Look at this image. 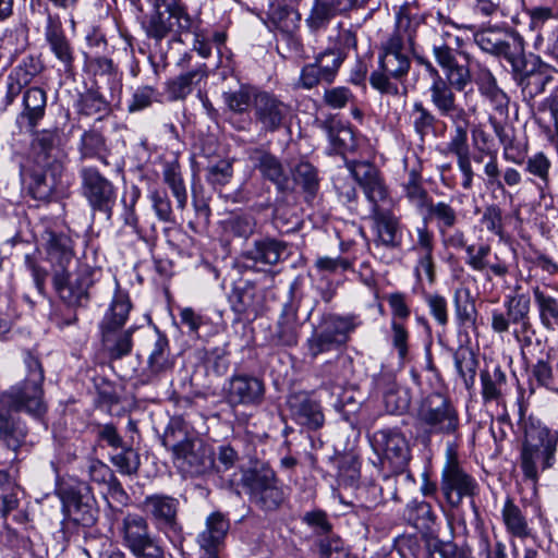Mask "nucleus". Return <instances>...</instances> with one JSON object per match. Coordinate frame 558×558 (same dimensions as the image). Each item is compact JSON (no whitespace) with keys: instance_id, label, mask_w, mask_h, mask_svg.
I'll return each mask as SVG.
<instances>
[{"instance_id":"nucleus-1","label":"nucleus","mask_w":558,"mask_h":558,"mask_svg":"<svg viewBox=\"0 0 558 558\" xmlns=\"http://www.w3.org/2000/svg\"><path fill=\"white\" fill-rule=\"evenodd\" d=\"M425 27L421 19L411 16L405 10H399L396 16V29L381 45L378 69L371 74L369 83L381 94L397 95L399 87L395 81H401L409 73L411 61L408 52H416V34Z\"/></svg>"},{"instance_id":"nucleus-2","label":"nucleus","mask_w":558,"mask_h":558,"mask_svg":"<svg viewBox=\"0 0 558 558\" xmlns=\"http://www.w3.org/2000/svg\"><path fill=\"white\" fill-rule=\"evenodd\" d=\"M369 442L375 453L380 458L381 463L387 464L393 472L392 475L383 477L384 485L369 486L371 497L366 498L369 504H378L388 499L397 500L396 488L397 477L404 476L411 480V474L404 470L411 459V449L404 434L398 428H383L369 435Z\"/></svg>"},{"instance_id":"nucleus-3","label":"nucleus","mask_w":558,"mask_h":558,"mask_svg":"<svg viewBox=\"0 0 558 558\" xmlns=\"http://www.w3.org/2000/svg\"><path fill=\"white\" fill-rule=\"evenodd\" d=\"M524 439L520 450V468L524 478L537 484L539 473L556 464L558 430H551L532 416L522 421Z\"/></svg>"},{"instance_id":"nucleus-4","label":"nucleus","mask_w":558,"mask_h":558,"mask_svg":"<svg viewBox=\"0 0 558 558\" xmlns=\"http://www.w3.org/2000/svg\"><path fill=\"white\" fill-rule=\"evenodd\" d=\"M131 308L129 295L117 292L99 323L101 349L111 361L121 360L132 352L135 328H124Z\"/></svg>"},{"instance_id":"nucleus-5","label":"nucleus","mask_w":558,"mask_h":558,"mask_svg":"<svg viewBox=\"0 0 558 558\" xmlns=\"http://www.w3.org/2000/svg\"><path fill=\"white\" fill-rule=\"evenodd\" d=\"M415 426L427 440L434 435L453 436L460 428L459 412L448 397L432 392L417 408Z\"/></svg>"},{"instance_id":"nucleus-6","label":"nucleus","mask_w":558,"mask_h":558,"mask_svg":"<svg viewBox=\"0 0 558 558\" xmlns=\"http://www.w3.org/2000/svg\"><path fill=\"white\" fill-rule=\"evenodd\" d=\"M24 363L27 369L25 380L1 395L0 403L9 411H22L33 415H40L45 412L43 402L44 369L37 356L29 351L25 352Z\"/></svg>"},{"instance_id":"nucleus-7","label":"nucleus","mask_w":558,"mask_h":558,"mask_svg":"<svg viewBox=\"0 0 558 558\" xmlns=\"http://www.w3.org/2000/svg\"><path fill=\"white\" fill-rule=\"evenodd\" d=\"M241 485L250 501L263 511L277 510L286 499L276 472L266 464L245 470Z\"/></svg>"},{"instance_id":"nucleus-8","label":"nucleus","mask_w":558,"mask_h":558,"mask_svg":"<svg viewBox=\"0 0 558 558\" xmlns=\"http://www.w3.org/2000/svg\"><path fill=\"white\" fill-rule=\"evenodd\" d=\"M68 266L53 274V287L59 298L69 306H83L89 301V289L97 281L99 270L87 264H78L74 271Z\"/></svg>"},{"instance_id":"nucleus-9","label":"nucleus","mask_w":558,"mask_h":558,"mask_svg":"<svg viewBox=\"0 0 558 558\" xmlns=\"http://www.w3.org/2000/svg\"><path fill=\"white\" fill-rule=\"evenodd\" d=\"M439 490L450 509H458L464 499L470 500L475 508L474 498L480 493V485L476 478L451 457L441 470Z\"/></svg>"},{"instance_id":"nucleus-10","label":"nucleus","mask_w":558,"mask_h":558,"mask_svg":"<svg viewBox=\"0 0 558 558\" xmlns=\"http://www.w3.org/2000/svg\"><path fill=\"white\" fill-rule=\"evenodd\" d=\"M120 535L122 545L136 558H162V548L151 534L146 518L128 513L121 521Z\"/></svg>"},{"instance_id":"nucleus-11","label":"nucleus","mask_w":558,"mask_h":558,"mask_svg":"<svg viewBox=\"0 0 558 558\" xmlns=\"http://www.w3.org/2000/svg\"><path fill=\"white\" fill-rule=\"evenodd\" d=\"M82 194L94 211L101 213L107 220L112 217L117 201L113 184L95 167H83L80 170Z\"/></svg>"},{"instance_id":"nucleus-12","label":"nucleus","mask_w":558,"mask_h":558,"mask_svg":"<svg viewBox=\"0 0 558 558\" xmlns=\"http://www.w3.org/2000/svg\"><path fill=\"white\" fill-rule=\"evenodd\" d=\"M255 122L265 133H275L290 123L292 107L271 92L260 90L255 95Z\"/></svg>"},{"instance_id":"nucleus-13","label":"nucleus","mask_w":558,"mask_h":558,"mask_svg":"<svg viewBox=\"0 0 558 558\" xmlns=\"http://www.w3.org/2000/svg\"><path fill=\"white\" fill-rule=\"evenodd\" d=\"M556 73L551 65L538 56L532 54L525 65L512 75V80L520 88L523 99L531 101L546 92L554 82Z\"/></svg>"},{"instance_id":"nucleus-14","label":"nucleus","mask_w":558,"mask_h":558,"mask_svg":"<svg viewBox=\"0 0 558 558\" xmlns=\"http://www.w3.org/2000/svg\"><path fill=\"white\" fill-rule=\"evenodd\" d=\"M222 390L225 400L231 408H256L264 402L266 387L263 379L238 373L225 383Z\"/></svg>"},{"instance_id":"nucleus-15","label":"nucleus","mask_w":558,"mask_h":558,"mask_svg":"<svg viewBox=\"0 0 558 558\" xmlns=\"http://www.w3.org/2000/svg\"><path fill=\"white\" fill-rule=\"evenodd\" d=\"M417 61L424 65L430 76L429 100L438 114L450 120L466 113L468 111L457 102L454 89L448 85L433 63L421 57L417 58Z\"/></svg>"},{"instance_id":"nucleus-16","label":"nucleus","mask_w":558,"mask_h":558,"mask_svg":"<svg viewBox=\"0 0 558 558\" xmlns=\"http://www.w3.org/2000/svg\"><path fill=\"white\" fill-rule=\"evenodd\" d=\"M485 156H488V161L484 165L487 184L498 189L504 187V183L499 179L500 171L496 151L478 147L474 153L471 151V148L466 149V158L463 157L461 161L459 158L456 159L458 170L461 173V186L463 190L470 191L473 189L474 179L478 177L473 168V163H483Z\"/></svg>"},{"instance_id":"nucleus-17","label":"nucleus","mask_w":558,"mask_h":558,"mask_svg":"<svg viewBox=\"0 0 558 558\" xmlns=\"http://www.w3.org/2000/svg\"><path fill=\"white\" fill-rule=\"evenodd\" d=\"M362 4L363 0H313L304 20L305 26L311 34H319L328 28L335 17L348 16Z\"/></svg>"},{"instance_id":"nucleus-18","label":"nucleus","mask_w":558,"mask_h":558,"mask_svg":"<svg viewBox=\"0 0 558 558\" xmlns=\"http://www.w3.org/2000/svg\"><path fill=\"white\" fill-rule=\"evenodd\" d=\"M171 448L179 465L191 474L201 475L215 466L214 452L201 440L185 438Z\"/></svg>"},{"instance_id":"nucleus-19","label":"nucleus","mask_w":558,"mask_h":558,"mask_svg":"<svg viewBox=\"0 0 558 558\" xmlns=\"http://www.w3.org/2000/svg\"><path fill=\"white\" fill-rule=\"evenodd\" d=\"M179 500L165 494H153L142 502L143 511L151 520L155 527L163 533L180 530L178 522Z\"/></svg>"},{"instance_id":"nucleus-20","label":"nucleus","mask_w":558,"mask_h":558,"mask_svg":"<svg viewBox=\"0 0 558 558\" xmlns=\"http://www.w3.org/2000/svg\"><path fill=\"white\" fill-rule=\"evenodd\" d=\"M347 168L372 205L376 206L387 199L388 189L376 166L368 161L352 160L347 162Z\"/></svg>"},{"instance_id":"nucleus-21","label":"nucleus","mask_w":558,"mask_h":558,"mask_svg":"<svg viewBox=\"0 0 558 558\" xmlns=\"http://www.w3.org/2000/svg\"><path fill=\"white\" fill-rule=\"evenodd\" d=\"M172 17V14H162L160 12H151L147 23L145 24V33L148 38L160 43L169 35H173L177 39L183 34L195 32L198 28L197 20L193 16Z\"/></svg>"},{"instance_id":"nucleus-22","label":"nucleus","mask_w":558,"mask_h":558,"mask_svg":"<svg viewBox=\"0 0 558 558\" xmlns=\"http://www.w3.org/2000/svg\"><path fill=\"white\" fill-rule=\"evenodd\" d=\"M45 39L51 53L61 63L63 71L71 73L74 68L75 52L58 15H48Z\"/></svg>"},{"instance_id":"nucleus-23","label":"nucleus","mask_w":558,"mask_h":558,"mask_svg":"<svg viewBox=\"0 0 558 558\" xmlns=\"http://www.w3.org/2000/svg\"><path fill=\"white\" fill-rule=\"evenodd\" d=\"M288 407L292 420L299 425L310 430L323 427L325 416L322 405L310 393L301 391L291 395L288 399Z\"/></svg>"},{"instance_id":"nucleus-24","label":"nucleus","mask_w":558,"mask_h":558,"mask_svg":"<svg viewBox=\"0 0 558 558\" xmlns=\"http://www.w3.org/2000/svg\"><path fill=\"white\" fill-rule=\"evenodd\" d=\"M64 171L63 161L49 165H37L31 171L29 192L39 201H48L61 185Z\"/></svg>"},{"instance_id":"nucleus-25","label":"nucleus","mask_w":558,"mask_h":558,"mask_svg":"<svg viewBox=\"0 0 558 558\" xmlns=\"http://www.w3.org/2000/svg\"><path fill=\"white\" fill-rule=\"evenodd\" d=\"M340 68L335 61L318 52L312 62L302 66L296 86L310 90L322 84L331 85Z\"/></svg>"},{"instance_id":"nucleus-26","label":"nucleus","mask_w":558,"mask_h":558,"mask_svg":"<svg viewBox=\"0 0 558 558\" xmlns=\"http://www.w3.org/2000/svg\"><path fill=\"white\" fill-rule=\"evenodd\" d=\"M505 308L507 316L511 324L515 326L513 336L518 341L530 343L532 331V324L530 319L531 299L526 293L510 294L506 296Z\"/></svg>"},{"instance_id":"nucleus-27","label":"nucleus","mask_w":558,"mask_h":558,"mask_svg":"<svg viewBox=\"0 0 558 558\" xmlns=\"http://www.w3.org/2000/svg\"><path fill=\"white\" fill-rule=\"evenodd\" d=\"M63 502L74 522L83 526H90L96 522L94 499L87 486L64 490Z\"/></svg>"},{"instance_id":"nucleus-28","label":"nucleus","mask_w":558,"mask_h":558,"mask_svg":"<svg viewBox=\"0 0 558 558\" xmlns=\"http://www.w3.org/2000/svg\"><path fill=\"white\" fill-rule=\"evenodd\" d=\"M490 252L489 244H481L477 247L471 244L465 247V264L472 270L484 274L487 280H492L490 275L505 278L509 274V265L498 257H495V262L490 263L488 260Z\"/></svg>"},{"instance_id":"nucleus-29","label":"nucleus","mask_w":558,"mask_h":558,"mask_svg":"<svg viewBox=\"0 0 558 558\" xmlns=\"http://www.w3.org/2000/svg\"><path fill=\"white\" fill-rule=\"evenodd\" d=\"M248 159L263 178L272 182L279 191L288 189L289 174L278 157L266 149L253 148L248 150Z\"/></svg>"},{"instance_id":"nucleus-30","label":"nucleus","mask_w":558,"mask_h":558,"mask_svg":"<svg viewBox=\"0 0 558 558\" xmlns=\"http://www.w3.org/2000/svg\"><path fill=\"white\" fill-rule=\"evenodd\" d=\"M357 48V36L352 27H345L339 22L327 37V47L320 51L328 59L342 65L351 50Z\"/></svg>"},{"instance_id":"nucleus-31","label":"nucleus","mask_w":558,"mask_h":558,"mask_svg":"<svg viewBox=\"0 0 558 558\" xmlns=\"http://www.w3.org/2000/svg\"><path fill=\"white\" fill-rule=\"evenodd\" d=\"M373 221L376 238L374 243L376 246H385L387 248H397L401 245L402 232L398 218L388 210H383L378 204L373 205Z\"/></svg>"},{"instance_id":"nucleus-32","label":"nucleus","mask_w":558,"mask_h":558,"mask_svg":"<svg viewBox=\"0 0 558 558\" xmlns=\"http://www.w3.org/2000/svg\"><path fill=\"white\" fill-rule=\"evenodd\" d=\"M299 301L293 296L284 303L279 319L277 322V329L272 336V341L276 345L294 347L299 341Z\"/></svg>"},{"instance_id":"nucleus-33","label":"nucleus","mask_w":558,"mask_h":558,"mask_svg":"<svg viewBox=\"0 0 558 558\" xmlns=\"http://www.w3.org/2000/svg\"><path fill=\"white\" fill-rule=\"evenodd\" d=\"M47 107V93L38 86L27 87L22 97V111L19 114V120H25L27 128L31 132L43 120Z\"/></svg>"},{"instance_id":"nucleus-34","label":"nucleus","mask_w":558,"mask_h":558,"mask_svg":"<svg viewBox=\"0 0 558 558\" xmlns=\"http://www.w3.org/2000/svg\"><path fill=\"white\" fill-rule=\"evenodd\" d=\"M49 258L59 267L69 266L73 260L71 238L63 231L46 228L41 234Z\"/></svg>"},{"instance_id":"nucleus-35","label":"nucleus","mask_w":558,"mask_h":558,"mask_svg":"<svg viewBox=\"0 0 558 558\" xmlns=\"http://www.w3.org/2000/svg\"><path fill=\"white\" fill-rule=\"evenodd\" d=\"M58 144L59 134L57 130L35 132L32 143L34 162L37 165H49L53 161H62V153Z\"/></svg>"},{"instance_id":"nucleus-36","label":"nucleus","mask_w":558,"mask_h":558,"mask_svg":"<svg viewBox=\"0 0 558 558\" xmlns=\"http://www.w3.org/2000/svg\"><path fill=\"white\" fill-rule=\"evenodd\" d=\"M286 244L272 238L255 240L251 247L243 252V257L254 264L274 266L279 263Z\"/></svg>"},{"instance_id":"nucleus-37","label":"nucleus","mask_w":558,"mask_h":558,"mask_svg":"<svg viewBox=\"0 0 558 558\" xmlns=\"http://www.w3.org/2000/svg\"><path fill=\"white\" fill-rule=\"evenodd\" d=\"M230 524L226 515L219 511L213 512L206 519L205 529L197 535L201 549L219 548L227 536Z\"/></svg>"},{"instance_id":"nucleus-38","label":"nucleus","mask_w":558,"mask_h":558,"mask_svg":"<svg viewBox=\"0 0 558 558\" xmlns=\"http://www.w3.org/2000/svg\"><path fill=\"white\" fill-rule=\"evenodd\" d=\"M495 57L505 59L511 66V76L530 60L525 54V43L517 32H507L495 53Z\"/></svg>"},{"instance_id":"nucleus-39","label":"nucleus","mask_w":558,"mask_h":558,"mask_svg":"<svg viewBox=\"0 0 558 558\" xmlns=\"http://www.w3.org/2000/svg\"><path fill=\"white\" fill-rule=\"evenodd\" d=\"M208 76L206 64H201L195 69L180 74L179 76L167 82L166 90L171 100H183L203 80Z\"/></svg>"},{"instance_id":"nucleus-40","label":"nucleus","mask_w":558,"mask_h":558,"mask_svg":"<svg viewBox=\"0 0 558 558\" xmlns=\"http://www.w3.org/2000/svg\"><path fill=\"white\" fill-rule=\"evenodd\" d=\"M494 133L502 146V155L507 161L522 165L525 161V145L518 141L511 128L489 118Z\"/></svg>"},{"instance_id":"nucleus-41","label":"nucleus","mask_w":558,"mask_h":558,"mask_svg":"<svg viewBox=\"0 0 558 558\" xmlns=\"http://www.w3.org/2000/svg\"><path fill=\"white\" fill-rule=\"evenodd\" d=\"M424 209H426V214L423 216V221L434 222L438 234L448 229H453L459 221L458 210L444 201L435 203L430 199Z\"/></svg>"},{"instance_id":"nucleus-42","label":"nucleus","mask_w":558,"mask_h":558,"mask_svg":"<svg viewBox=\"0 0 558 558\" xmlns=\"http://www.w3.org/2000/svg\"><path fill=\"white\" fill-rule=\"evenodd\" d=\"M271 19L276 27L287 36L290 47L294 51L302 49L301 39L294 35L301 22V13L292 8L279 7L272 12Z\"/></svg>"},{"instance_id":"nucleus-43","label":"nucleus","mask_w":558,"mask_h":558,"mask_svg":"<svg viewBox=\"0 0 558 558\" xmlns=\"http://www.w3.org/2000/svg\"><path fill=\"white\" fill-rule=\"evenodd\" d=\"M27 434L26 426L9 411H0V441L16 452Z\"/></svg>"},{"instance_id":"nucleus-44","label":"nucleus","mask_w":558,"mask_h":558,"mask_svg":"<svg viewBox=\"0 0 558 558\" xmlns=\"http://www.w3.org/2000/svg\"><path fill=\"white\" fill-rule=\"evenodd\" d=\"M532 293L542 326L546 330L558 328V300L538 284L532 287Z\"/></svg>"},{"instance_id":"nucleus-45","label":"nucleus","mask_w":558,"mask_h":558,"mask_svg":"<svg viewBox=\"0 0 558 558\" xmlns=\"http://www.w3.org/2000/svg\"><path fill=\"white\" fill-rule=\"evenodd\" d=\"M453 130L450 133L449 142L447 143V150L461 161L463 157L466 158V149L470 148L468 129L470 125L469 112L458 118L450 119Z\"/></svg>"},{"instance_id":"nucleus-46","label":"nucleus","mask_w":558,"mask_h":558,"mask_svg":"<svg viewBox=\"0 0 558 558\" xmlns=\"http://www.w3.org/2000/svg\"><path fill=\"white\" fill-rule=\"evenodd\" d=\"M78 153L81 159H98L105 165H108L106 156L108 147L106 138L97 130H86L83 132L78 143Z\"/></svg>"},{"instance_id":"nucleus-47","label":"nucleus","mask_w":558,"mask_h":558,"mask_svg":"<svg viewBox=\"0 0 558 558\" xmlns=\"http://www.w3.org/2000/svg\"><path fill=\"white\" fill-rule=\"evenodd\" d=\"M482 397L485 403H499L502 399L507 377L500 366L481 372Z\"/></svg>"},{"instance_id":"nucleus-48","label":"nucleus","mask_w":558,"mask_h":558,"mask_svg":"<svg viewBox=\"0 0 558 558\" xmlns=\"http://www.w3.org/2000/svg\"><path fill=\"white\" fill-rule=\"evenodd\" d=\"M410 123L416 135L424 141L430 134H435L438 118L426 108L422 101H415L409 112Z\"/></svg>"},{"instance_id":"nucleus-49","label":"nucleus","mask_w":558,"mask_h":558,"mask_svg":"<svg viewBox=\"0 0 558 558\" xmlns=\"http://www.w3.org/2000/svg\"><path fill=\"white\" fill-rule=\"evenodd\" d=\"M501 515L506 530L509 534L519 538H526L530 536L531 533L527 520L511 498L506 499L501 510Z\"/></svg>"},{"instance_id":"nucleus-50","label":"nucleus","mask_w":558,"mask_h":558,"mask_svg":"<svg viewBox=\"0 0 558 558\" xmlns=\"http://www.w3.org/2000/svg\"><path fill=\"white\" fill-rule=\"evenodd\" d=\"M454 313L458 323L465 328H475L477 310L469 289H458L453 294Z\"/></svg>"},{"instance_id":"nucleus-51","label":"nucleus","mask_w":558,"mask_h":558,"mask_svg":"<svg viewBox=\"0 0 558 558\" xmlns=\"http://www.w3.org/2000/svg\"><path fill=\"white\" fill-rule=\"evenodd\" d=\"M172 367L173 361L170 359L169 341L165 335L157 333L148 356V369L154 375H160Z\"/></svg>"},{"instance_id":"nucleus-52","label":"nucleus","mask_w":558,"mask_h":558,"mask_svg":"<svg viewBox=\"0 0 558 558\" xmlns=\"http://www.w3.org/2000/svg\"><path fill=\"white\" fill-rule=\"evenodd\" d=\"M259 89L241 85L236 90H228L222 93V100L228 109L234 113H244L251 106L254 108L255 95Z\"/></svg>"},{"instance_id":"nucleus-53","label":"nucleus","mask_w":558,"mask_h":558,"mask_svg":"<svg viewBox=\"0 0 558 558\" xmlns=\"http://www.w3.org/2000/svg\"><path fill=\"white\" fill-rule=\"evenodd\" d=\"M410 402L409 392L389 378L387 387L384 389L386 411L390 414H402L408 411Z\"/></svg>"},{"instance_id":"nucleus-54","label":"nucleus","mask_w":558,"mask_h":558,"mask_svg":"<svg viewBox=\"0 0 558 558\" xmlns=\"http://www.w3.org/2000/svg\"><path fill=\"white\" fill-rule=\"evenodd\" d=\"M403 191L409 202L420 211L432 199L423 186L421 173L416 169L409 171L408 179L403 183Z\"/></svg>"},{"instance_id":"nucleus-55","label":"nucleus","mask_w":558,"mask_h":558,"mask_svg":"<svg viewBox=\"0 0 558 558\" xmlns=\"http://www.w3.org/2000/svg\"><path fill=\"white\" fill-rule=\"evenodd\" d=\"M453 360L454 367L466 389H471L475 384L477 368V360L474 353L466 348H460L454 352Z\"/></svg>"},{"instance_id":"nucleus-56","label":"nucleus","mask_w":558,"mask_h":558,"mask_svg":"<svg viewBox=\"0 0 558 558\" xmlns=\"http://www.w3.org/2000/svg\"><path fill=\"white\" fill-rule=\"evenodd\" d=\"M354 316L327 315L323 318L320 326L338 340L340 345L348 340V335L356 327Z\"/></svg>"},{"instance_id":"nucleus-57","label":"nucleus","mask_w":558,"mask_h":558,"mask_svg":"<svg viewBox=\"0 0 558 558\" xmlns=\"http://www.w3.org/2000/svg\"><path fill=\"white\" fill-rule=\"evenodd\" d=\"M458 36H452L448 32H442L440 35V41L433 44V54L437 64L445 71L448 68L454 65L457 61L456 50L451 47L452 41L457 45L460 43Z\"/></svg>"},{"instance_id":"nucleus-58","label":"nucleus","mask_w":558,"mask_h":558,"mask_svg":"<svg viewBox=\"0 0 558 558\" xmlns=\"http://www.w3.org/2000/svg\"><path fill=\"white\" fill-rule=\"evenodd\" d=\"M404 517L416 529H429L435 521L432 506L424 500H412L407 505Z\"/></svg>"},{"instance_id":"nucleus-59","label":"nucleus","mask_w":558,"mask_h":558,"mask_svg":"<svg viewBox=\"0 0 558 558\" xmlns=\"http://www.w3.org/2000/svg\"><path fill=\"white\" fill-rule=\"evenodd\" d=\"M162 178L175 198L177 208L180 210L185 209L187 204V191L179 167L168 165L162 172Z\"/></svg>"},{"instance_id":"nucleus-60","label":"nucleus","mask_w":558,"mask_h":558,"mask_svg":"<svg viewBox=\"0 0 558 558\" xmlns=\"http://www.w3.org/2000/svg\"><path fill=\"white\" fill-rule=\"evenodd\" d=\"M328 138L332 151L339 155L352 151L356 146L353 131L341 124H332L328 128Z\"/></svg>"},{"instance_id":"nucleus-61","label":"nucleus","mask_w":558,"mask_h":558,"mask_svg":"<svg viewBox=\"0 0 558 558\" xmlns=\"http://www.w3.org/2000/svg\"><path fill=\"white\" fill-rule=\"evenodd\" d=\"M44 69L45 65L40 58L29 54L24 57L9 74L28 86L34 78L44 71Z\"/></svg>"},{"instance_id":"nucleus-62","label":"nucleus","mask_w":558,"mask_h":558,"mask_svg":"<svg viewBox=\"0 0 558 558\" xmlns=\"http://www.w3.org/2000/svg\"><path fill=\"white\" fill-rule=\"evenodd\" d=\"M120 449L121 452L113 454L110 461L121 474H136L141 465L140 454L131 446L125 444Z\"/></svg>"},{"instance_id":"nucleus-63","label":"nucleus","mask_w":558,"mask_h":558,"mask_svg":"<svg viewBox=\"0 0 558 558\" xmlns=\"http://www.w3.org/2000/svg\"><path fill=\"white\" fill-rule=\"evenodd\" d=\"M306 347L308 354L315 359L319 354L329 352L333 349L341 347L327 330L322 326L318 330H315L313 335L306 340Z\"/></svg>"},{"instance_id":"nucleus-64","label":"nucleus","mask_w":558,"mask_h":558,"mask_svg":"<svg viewBox=\"0 0 558 558\" xmlns=\"http://www.w3.org/2000/svg\"><path fill=\"white\" fill-rule=\"evenodd\" d=\"M16 486L11 481L7 471L0 470V505L2 517H7L12 510L17 508L19 498Z\"/></svg>"}]
</instances>
